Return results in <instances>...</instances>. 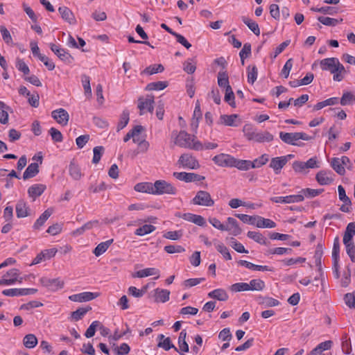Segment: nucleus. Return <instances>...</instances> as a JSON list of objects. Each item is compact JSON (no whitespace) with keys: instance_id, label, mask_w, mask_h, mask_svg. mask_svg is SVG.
<instances>
[{"instance_id":"1","label":"nucleus","mask_w":355,"mask_h":355,"mask_svg":"<svg viewBox=\"0 0 355 355\" xmlns=\"http://www.w3.org/2000/svg\"><path fill=\"white\" fill-rule=\"evenodd\" d=\"M175 144L185 148L201 149V142L196 139L194 135L187 133L186 131H180L176 136Z\"/></svg>"},{"instance_id":"2","label":"nucleus","mask_w":355,"mask_h":355,"mask_svg":"<svg viewBox=\"0 0 355 355\" xmlns=\"http://www.w3.org/2000/svg\"><path fill=\"white\" fill-rule=\"evenodd\" d=\"M279 138L286 144L300 146L297 141L300 139L304 141H309L311 139V137L309 136L304 132H279Z\"/></svg>"},{"instance_id":"3","label":"nucleus","mask_w":355,"mask_h":355,"mask_svg":"<svg viewBox=\"0 0 355 355\" xmlns=\"http://www.w3.org/2000/svg\"><path fill=\"white\" fill-rule=\"evenodd\" d=\"M153 190L155 195H175L177 193L176 188L172 184L165 180L155 181L153 184Z\"/></svg>"},{"instance_id":"4","label":"nucleus","mask_w":355,"mask_h":355,"mask_svg":"<svg viewBox=\"0 0 355 355\" xmlns=\"http://www.w3.org/2000/svg\"><path fill=\"white\" fill-rule=\"evenodd\" d=\"M193 205L202 207H211L214 205V200L212 199L210 193L206 191H198L196 196L193 198Z\"/></svg>"},{"instance_id":"5","label":"nucleus","mask_w":355,"mask_h":355,"mask_svg":"<svg viewBox=\"0 0 355 355\" xmlns=\"http://www.w3.org/2000/svg\"><path fill=\"white\" fill-rule=\"evenodd\" d=\"M320 65L323 71H329L331 73H334V70L338 71V67L341 68V63L336 58H325L320 61Z\"/></svg>"},{"instance_id":"6","label":"nucleus","mask_w":355,"mask_h":355,"mask_svg":"<svg viewBox=\"0 0 355 355\" xmlns=\"http://www.w3.org/2000/svg\"><path fill=\"white\" fill-rule=\"evenodd\" d=\"M41 284L49 291H57L64 286V282L60 278L49 279L42 277L40 279Z\"/></svg>"},{"instance_id":"7","label":"nucleus","mask_w":355,"mask_h":355,"mask_svg":"<svg viewBox=\"0 0 355 355\" xmlns=\"http://www.w3.org/2000/svg\"><path fill=\"white\" fill-rule=\"evenodd\" d=\"M173 175L176 179L185 182H198L205 179L204 176H201L194 173L174 172Z\"/></svg>"},{"instance_id":"8","label":"nucleus","mask_w":355,"mask_h":355,"mask_svg":"<svg viewBox=\"0 0 355 355\" xmlns=\"http://www.w3.org/2000/svg\"><path fill=\"white\" fill-rule=\"evenodd\" d=\"M138 101V108L140 110V114H144L146 112H153L154 96H147L146 98H139Z\"/></svg>"},{"instance_id":"9","label":"nucleus","mask_w":355,"mask_h":355,"mask_svg":"<svg viewBox=\"0 0 355 355\" xmlns=\"http://www.w3.org/2000/svg\"><path fill=\"white\" fill-rule=\"evenodd\" d=\"M178 162L184 168L190 169H196L200 166L197 159L190 154L182 155L179 158Z\"/></svg>"},{"instance_id":"10","label":"nucleus","mask_w":355,"mask_h":355,"mask_svg":"<svg viewBox=\"0 0 355 355\" xmlns=\"http://www.w3.org/2000/svg\"><path fill=\"white\" fill-rule=\"evenodd\" d=\"M315 179L320 185H329L334 182V174L331 171L322 170L316 174Z\"/></svg>"},{"instance_id":"11","label":"nucleus","mask_w":355,"mask_h":355,"mask_svg":"<svg viewBox=\"0 0 355 355\" xmlns=\"http://www.w3.org/2000/svg\"><path fill=\"white\" fill-rule=\"evenodd\" d=\"M99 296L98 293L83 292L78 294H73L69 297L72 302H84L91 301Z\"/></svg>"},{"instance_id":"12","label":"nucleus","mask_w":355,"mask_h":355,"mask_svg":"<svg viewBox=\"0 0 355 355\" xmlns=\"http://www.w3.org/2000/svg\"><path fill=\"white\" fill-rule=\"evenodd\" d=\"M234 157L225 153H220L214 156L212 159L214 162L221 167H232Z\"/></svg>"},{"instance_id":"13","label":"nucleus","mask_w":355,"mask_h":355,"mask_svg":"<svg viewBox=\"0 0 355 355\" xmlns=\"http://www.w3.org/2000/svg\"><path fill=\"white\" fill-rule=\"evenodd\" d=\"M270 200L275 203L291 204L302 202L303 197L302 195L298 194L289 195L286 196L272 197Z\"/></svg>"},{"instance_id":"14","label":"nucleus","mask_w":355,"mask_h":355,"mask_svg":"<svg viewBox=\"0 0 355 355\" xmlns=\"http://www.w3.org/2000/svg\"><path fill=\"white\" fill-rule=\"evenodd\" d=\"M51 50L62 60L70 63L73 60L71 55L64 49L60 48L59 46L51 43L49 44Z\"/></svg>"},{"instance_id":"15","label":"nucleus","mask_w":355,"mask_h":355,"mask_svg":"<svg viewBox=\"0 0 355 355\" xmlns=\"http://www.w3.org/2000/svg\"><path fill=\"white\" fill-rule=\"evenodd\" d=\"M51 116L60 125H66L68 123L69 115L68 112L60 108L53 110L51 112Z\"/></svg>"},{"instance_id":"16","label":"nucleus","mask_w":355,"mask_h":355,"mask_svg":"<svg viewBox=\"0 0 355 355\" xmlns=\"http://www.w3.org/2000/svg\"><path fill=\"white\" fill-rule=\"evenodd\" d=\"M286 163L287 157H277L272 158L270 163V167L274 170L276 174H279Z\"/></svg>"},{"instance_id":"17","label":"nucleus","mask_w":355,"mask_h":355,"mask_svg":"<svg viewBox=\"0 0 355 355\" xmlns=\"http://www.w3.org/2000/svg\"><path fill=\"white\" fill-rule=\"evenodd\" d=\"M182 218L184 220L191 222L198 226L204 227L206 225L205 219L200 215L186 213L182 216Z\"/></svg>"},{"instance_id":"18","label":"nucleus","mask_w":355,"mask_h":355,"mask_svg":"<svg viewBox=\"0 0 355 355\" xmlns=\"http://www.w3.org/2000/svg\"><path fill=\"white\" fill-rule=\"evenodd\" d=\"M170 291L166 289L156 288L153 291V297L155 302L164 303L169 300Z\"/></svg>"},{"instance_id":"19","label":"nucleus","mask_w":355,"mask_h":355,"mask_svg":"<svg viewBox=\"0 0 355 355\" xmlns=\"http://www.w3.org/2000/svg\"><path fill=\"white\" fill-rule=\"evenodd\" d=\"M19 272L16 268H12L9 270L3 277L7 279L8 282H12L10 285L15 284L16 282L21 283L23 282V277L19 276Z\"/></svg>"},{"instance_id":"20","label":"nucleus","mask_w":355,"mask_h":355,"mask_svg":"<svg viewBox=\"0 0 355 355\" xmlns=\"http://www.w3.org/2000/svg\"><path fill=\"white\" fill-rule=\"evenodd\" d=\"M15 209L18 218H24L29 215V207L23 200H19L17 202Z\"/></svg>"},{"instance_id":"21","label":"nucleus","mask_w":355,"mask_h":355,"mask_svg":"<svg viewBox=\"0 0 355 355\" xmlns=\"http://www.w3.org/2000/svg\"><path fill=\"white\" fill-rule=\"evenodd\" d=\"M152 275H156L155 279H157L159 277V270L155 268H148L138 270L135 275H134V277L143 278Z\"/></svg>"},{"instance_id":"22","label":"nucleus","mask_w":355,"mask_h":355,"mask_svg":"<svg viewBox=\"0 0 355 355\" xmlns=\"http://www.w3.org/2000/svg\"><path fill=\"white\" fill-rule=\"evenodd\" d=\"M157 338L159 340V343L157 345L159 347H162L166 351L169 350L171 348H173L176 352H179L178 349L176 347H175L173 344L171 343V340L169 337L165 338L164 335L159 334Z\"/></svg>"},{"instance_id":"23","label":"nucleus","mask_w":355,"mask_h":355,"mask_svg":"<svg viewBox=\"0 0 355 355\" xmlns=\"http://www.w3.org/2000/svg\"><path fill=\"white\" fill-rule=\"evenodd\" d=\"M46 186L42 184H35L30 187L28 189V196L33 199L41 196Z\"/></svg>"},{"instance_id":"24","label":"nucleus","mask_w":355,"mask_h":355,"mask_svg":"<svg viewBox=\"0 0 355 355\" xmlns=\"http://www.w3.org/2000/svg\"><path fill=\"white\" fill-rule=\"evenodd\" d=\"M237 114H223L220 116L218 123L227 126L236 127L238 126V124L236 123V119H237Z\"/></svg>"},{"instance_id":"25","label":"nucleus","mask_w":355,"mask_h":355,"mask_svg":"<svg viewBox=\"0 0 355 355\" xmlns=\"http://www.w3.org/2000/svg\"><path fill=\"white\" fill-rule=\"evenodd\" d=\"M238 263L248 269L259 271H272V270L267 266L256 265L245 260H240Z\"/></svg>"},{"instance_id":"26","label":"nucleus","mask_w":355,"mask_h":355,"mask_svg":"<svg viewBox=\"0 0 355 355\" xmlns=\"http://www.w3.org/2000/svg\"><path fill=\"white\" fill-rule=\"evenodd\" d=\"M247 236L248 238L254 240L255 242L259 244L268 245L270 243L267 239L265 236H263L260 232L249 231L247 233Z\"/></svg>"},{"instance_id":"27","label":"nucleus","mask_w":355,"mask_h":355,"mask_svg":"<svg viewBox=\"0 0 355 355\" xmlns=\"http://www.w3.org/2000/svg\"><path fill=\"white\" fill-rule=\"evenodd\" d=\"M39 173V166L37 163H31L25 170L23 174L24 180L35 177Z\"/></svg>"},{"instance_id":"28","label":"nucleus","mask_w":355,"mask_h":355,"mask_svg":"<svg viewBox=\"0 0 355 355\" xmlns=\"http://www.w3.org/2000/svg\"><path fill=\"white\" fill-rule=\"evenodd\" d=\"M331 168L340 175H344L345 173V168L340 160L339 157H333L329 161Z\"/></svg>"},{"instance_id":"29","label":"nucleus","mask_w":355,"mask_h":355,"mask_svg":"<svg viewBox=\"0 0 355 355\" xmlns=\"http://www.w3.org/2000/svg\"><path fill=\"white\" fill-rule=\"evenodd\" d=\"M58 11L61 15L63 19L69 22V24H74L76 20L73 12L65 6L60 7Z\"/></svg>"},{"instance_id":"30","label":"nucleus","mask_w":355,"mask_h":355,"mask_svg":"<svg viewBox=\"0 0 355 355\" xmlns=\"http://www.w3.org/2000/svg\"><path fill=\"white\" fill-rule=\"evenodd\" d=\"M208 297L218 300L219 301H226L228 299V295L226 291L221 288L215 289L208 293Z\"/></svg>"},{"instance_id":"31","label":"nucleus","mask_w":355,"mask_h":355,"mask_svg":"<svg viewBox=\"0 0 355 355\" xmlns=\"http://www.w3.org/2000/svg\"><path fill=\"white\" fill-rule=\"evenodd\" d=\"M227 225L226 226H229L232 228L231 230H227L230 232V234L233 236H238L241 233V229L239 227L238 222L236 219L232 217H228L227 219Z\"/></svg>"},{"instance_id":"32","label":"nucleus","mask_w":355,"mask_h":355,"mask_svg":"<svg viewBox=\"0 0 355 355\" xmlns=\"http://www.w3.org/2000/svg\"><path fill=\"white\" fill-rule=\"evenodd\" d=\"M251 166L252 163L250 160L238 159L235 157L233 159L232 167H236L239 170L248 171L252 168Z\"/></svg>"},{"instance_id":"33","label":"nucleus","mask_w":355,"mask_h":355,"mask_svg":"<svg viewBox=\"0 0 355 355\" xmlns=\"http://www.w3.org/2000/svg\"><path fill=\"white\" fill-rule=\"evenodd\" d=\"M256 226L259 228H274L276 223L270 219L257 216Z\"/></svg>"},{"instance_id":"34","label":"nucleus","mask_w":355,"mask_h":355,"mask_svg":"<svg viewBox=\"0 0 355 355\" xmlns=\"http://www.w3.org/2000/svg\"><path fill=\"white\" fill-rule=\"evenodd\" d=\"M53 213V209H48L39 217V218L37 219L35 223L33 225L34 229H40L44 223L46 222V220L50 217V216Z\"/></svg>"},{"instance_id":"35","label":"nucleus","mask_w":355,"mask_h":355,"mask_svg":"<svg viewBox=\"0 0 355 355\" xmlns=\"http://www.w3.org/2000/svg\"><path fill=\"white\" fill-rule=\"evenodd\" d=\"M273 139V135L268 132H257L252 141L256 142H269Z\"/></svg>"},{"instance_id":"36","label":"nucleus","mask_w":355,"mask_h":355,"mask_svg":"<svg viewBox=\"0 0 355 355\" xmlns=\"http://www.w3.org/2000/svg\"><path fill=\"white\" fill-rule=\"evenodd\" d=\"M135 189L139 192L154 194L153 184L151 182L138 183L135 186Z\"/></svg>"},{"instance_id":"37","label":"nucleus","mask_w":355,"mask_h":355,"mask_svg":"<svg viewBox=\"0 0 355 355\" xmlns=\"http://www.w3.org/2000/svg\"><path fill=\"white\" fill-rule=\"evenodd\" d=\"M113 243V239L107 240L105 242L99 243L94 250V254L96 257H99L103 254L108 249L110 245Z\"/></svg>"},{"instance_id":"38","label":"nucleus","mask_w":355,"mask_h":355,"mask_svg":"<svg viewBox=\"0 0 355 355\" xmlns=\"http://www.w3.org/2000/svg\"><path fill=\"white\" fill-rule=\"evenodd\" d=\"M323 191V189H302L298 195H302L303 200L304 198H311L320 195Z\"/></svg>"},{"instance_id":"39","label":"nucleus","mask_w":355,"mask_h":355,"mask_svg":"<svg viewBox=\"0 0 355 355\" xmlns=\"http://www.w3.org/2000/svg\"><path fill=\"white\" fill-rule=\"evenodd\" d=\"M155 230L156 227L154 225L145 224L141 227L137 228L135 232V234L137 236H143L146 234L152 233Z\"/></svg>"},{"instance_id":"40","label":"nucleus","mask_w":355,"mask_h":355,"mask_svg":"<svg viewBox=\"0 0 355 355\" xmlns=\"http://www.w3.org/2000/svg\"><path fill=\"white\" fill-rule=\"evenodd\" d=\"M144 131V127L141 125H136L132 128L133 136L132 141L134 143L138 144L142 139H145V137L141 136V132Z\"/></svg>"},{"instance_id":"41","label":"nucleus","mask_w":355,"mask_h":355,"mask_svg":"<svg viewBox=\"0 0 355 355\" xmlns=\"http://www.w3.org/2000/svg\"><path fill=\"white\" fill-rule=\"evenodd\" d=\"M249 291H260L265 288V283L260 279H252L248 284Z\"/></svg>"},{"instance_id":"42","label":"nucleus","mask_w":355,"mask_h":355,"mask_svg":"<svg viewBox=\"0 0 355 355\" xmlns=\"http://www.w3.org/2000/svg\"><path fill=\"white\" fill-rule=\"evenodd\" d=\"M242 20L256 35H259L260 29L257 23L246 17H243Z\"/></svg>"},{"instance_id":"43","label":"nucleus","mask_w":355,"mask_h":355,"mask_svg":"<svg viewBox=\"0 0 355 355\" xmlns=\"http://www.w3.org/2000/svg\"><path fill=\"white\" fill-rule=\"evenodd\" d=\"M187 336V332L185 330H182L178 338V345L179 349L181 352H189V345L187 343L185 339Z\"/></svg>"},{"instance_id":"44","label":"nucleus","mask_w":355,"mask_h":355,"mask_svg":"<svg viewBox=\"0 0 355 355\" xmlns=\"http://www.w3.org/2000/svg\"><path fill=\"white\" fill-rule=\"evenodd\" d=\"M23 343L26 347L31 349L37 345V339L34 334H30L24 336Z\"/></svg>"},{"instance_id":"45","label":"nucleus","mask_w":355,"mask_h":355,"mask_svg":"<svg viewBox=\"0 0 355 355\" xmlns=\"http://www.w3.org/2000/svg\"><path fill=\"white\" fill-rule=\"evenodd\" d=\"M69 172L71 177L76 180H80L82 177L79 166L74 163L71 162L69 164Z\"/></svg>"},{"instance_id":"46","label":"nucleus","mask_w":355,"mask_h":355,"mask_svg":"<svg viewBox=\"0 0 355 355\" xmlns=\"http://www.w3.org/2000/svg\"><path fill=\"white\" fill-rule=\"evenodd\" d=\"M91 309L92 308L89 306L84 308H79L71 313V318L75 321H78Z\"/></svg>"},{"instance_id":"47","label":"nucleus","mask_w":355,"mask_h":355,"mask_svg":"<svg viewBox=\"0 0 355 355\" xmlns=\"http://www.w3.org/2000/svg\"><path fill=\"white\" fill-rule=\"evenodd\" d=\"M293 168L298 173L306 174L309 172L308 166H306V162H304L295 161L293 163Z\"/></svg>"},{"instance_id":"48","label":"nucleus","mask_w":355,"mask_h":355,"mask_svg":"<svg viewBox=\"0 0 355 355\" xmlns=\"http://www.w3.org/2000/svg\"><path fill=\"white\" fill-rule=\"evenodd\" d=\"M168 86V83L166 81H158V82H153L147 85L146 89L149 91L152 90H162L165 89Z\"/></svg>"},{"instance_id":"49","label":"nucleus","mask_w":355,"mask_h":355,"mask_svg":"<svg viewBox=\"0 0 355 355\" xmlns=\"http://www.w3.org/2000/svg\"><path fill=\"white\" fill-rule=\"evenodd\" d=\"M318 20L322 23V24L325 26H336L339 22L343 21V19H340V20L334 18H331L329 17H323L320 16L318 17Z\"/></svg>"},{"instance_id":"50","label":"nucleus","mask_w":355,"mask_h":355,"mask_svg":"<svg viewBox=\"0 0 355 355\" xmlns=\"http://www.w3.org/2000/svg\"><path fill=\"white\" fill-rule=\"evenodd\" d=\"M81 82L87 96H92V89L90 87V78L88 76L83 74L81 76Z\"/></svg>"},{"instance_id":"51","label":"nucleus","mask_w":355,"mask_h":355,"mask_svg":"<svg viewBox=\"0 0 355 355\" xmlns=\"http://www.w3.org/2000/svg\"><path fill=\"white\" fill-rule=\"evenodd\" d=\"M216 248L220 252L225 259L231 260L232 256L229 252L228 248L222 243H218L216 245Z\"/></svg>"},{"instance_id":"52","label":"nucleus","mask_w":355,"mask_h":355,"mask_svg":"<svg viewBox=\"0 0 355 355\" xmlns=\"http://www.w3.org/2000/svg\"><path fill=\"white\" fill-rule=\"evenodd\" d=\"M292 251L293 250L291 248L279 247L272 249H269L267 251V254H289L292 252Z\"/></svg>"},{"instance_id":"53","label":"nucleus","mask_w":355,"mask_h":355,"mask_svg":"<svg viewBox=\"0 0 355 355\" xmlns=\"http://www.w3.org/2000/svg\"><path fill=\"white\" fill-rule=\"evenodd\" d=\"M243 132L245 137L249 140L252 141L254 138L256 130L250 124H246L243 128Z\"/></svg>"},{"instance_id":"54","label":"nucleus","mask_w":355,"mask_h":355,"mask_svg":"<svg viewBox=\"0 0 355 355\" xmlns=\"http://www.w3.org/2000/svg\"><path fill=\"white\" fill-rule=\"evenodd\" d=\"M164 68L162 64H153L150 65L148 67H146L144 73L148 74V75H153L155 73H160L164 71Z\"/></svg>"},{"instance_id":"55","label":"nucleus","mask_w":355,"mask_h":355,"mask_svg":"<svg viewBox=\"0 0 355 355\" xmlns=\"http://www.w3.org/2000/svg\"><path fill=\"white\" fill-rule=\"evenodd\" d=\"M225 101L228 103L230 106L233 107L236 106L234 94L231 86H228L227 88L225 89Z\"/></svg>"},{"instance_id":"56","label":"nucleus","mask_w":355,"mask_h":355,"mask_svg":"<svg viewBox=\"0 0 355 355\" xmlns=\"http://www.w3.org/2000/svg\"><path fill=\"white\" fill-rule=\"evenodd\" d=\"M218 84L220 87L227 88L230 85L228 76L226 72H219L218 75Z\"/></svg>"},{"instance_id":"57","label":"nucleus","mask_w":355,"mask_h":355,"mask_svg":"<svg viewBox=\"0 0 355 355\" xmlns=\"http://www.w3.org/2000/svg\"><path fill=\"white\" fill-rule=\"evenodd\" d=\"M3 295L9 297L24 296L25 292L23 288H8L2 291Z\"/></svg>"},{"instance_id":"58","label":"nucleus","mask_w":355,"mask_h":355,"mask_svg":"<svg viewBox=\"0 0 355 355\" xmlns=\"http://www.w3.org/2000/svg\"><path fill=\"white\" fill-rule=\"evenodd\" d=\"M268 162V155L266 154L262 155L261 157L255 159L252 163V168H259L266 164Z\"/></svg>"},{"instance_id":"59","label":"nucleus","mask_w":355,"mask_h":355,"mask_svg":"<svg viewBox=\"0 0 355 355\" xmlns=\"http://www.w3.org/2000/svg\"><path fill=\"white\" fill-rule=\"evenodd\" d=\"M129 121V112L128 111H123L121 115L120 121L117 125V130L119 131L124 128Z\"/></svg>"},{"instance_id":"60","label":"nucleus","mask_w":355,"mask_h":355,"mask_svg":"<svg viewBox=\"0 0 355 355\" xmlns=\"http://www.w3.org/2000/svg\"><path fill=\"white\" fill-rule=\"evenodd\" d=\"M251 54V45L249 43H245L243 45V49L239 53V55L241 60V64H244L245 58H248Z\"/></svg>"},{"instance_id":"61","label":"nucleus","mask_w":355,"mask_h":355,"mask_svg":"<svg viewBox=\"0 0 355 355\" xmlns=\"http://www.w3.org/2000/svg\"><path fill=\"white\" fill-rule=\"evenodd\" d=\"M345 250L352 262H355V245L354 242L343 243Z\"/></svg>"},{"instance_id":"62","label":"nucleus","mask_w":355,"mask_h":355,"mask_svg":"<svg viewBox=\"0 0 355 355\" xmlns=\"http://www.w3.org/2000/svg\"><path fill=\"white\" fill-rule=\"evenodd\" d=\"M100 322L95 320L92 322V323L89 325V327L87 328L85 333V336L86 338H92L94 336L96 328L100 327Z\"/></svg>"},{"instance_id":"63","label":"nucleus","mask_w":355,"mask_h":355,"mask_svg":"<svg viewBox=\"0 0 355 355\" xmlns=\"http://www.w3.org/2000/svg\"><path fill=\"white\" fill-rule=\"evenodd\" d=\"M354 101H355V96L351 92H345L340 99V104L342 105H350Z\"/></svg>"},{"instance_id":"64","label":"nucleus","mask_w":355,"mask_h":355,"mask_svg":"<svg viewBox=\"0 0 355 355\" xmlns=\"http://www.w3.org/2000/svg\"><path fill=\"white\" fill-rule=\"evenodd\" d=\"M345 304L349 308H355V291L352 293H347L344 297Z\"/></svg>"}]
</instances>
